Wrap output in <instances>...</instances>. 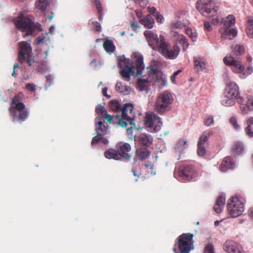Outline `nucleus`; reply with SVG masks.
Instances as JSON below:
<instances>
[{"label": "nucleus", "mask_w": 253, "mask_h": 253, "mask_svg": "<svg viewBox=\"0 0 253 253\" xmlns=\"http://www.w3.org/2000/svg\"><path fill=\"white\" fill-rule=\"evenodd\" d=\"M101 119L96 118L95 119V131L96 134H99L101 135L104 136L108 133V125H105L104 122L101 120Z\"/></svg>", "instance_id": "aec40b11"}, {"label": "nucleus", "mask_w": 253, "mask_h": 253, "mask_svg": "<svg viewBox=\"0 0 253 253\" xmlns=\"http://www.w3.org/2000/svg\"><path fill=\"white\" fill-rule=\"evenodd\" d=\"M230 123L231 124V125L233 126V127L236 129H238L240 128V126L237 124V121L236 118L235 117H232L230 120H229Z\"/></svg>", "instance_id": "3c124183"}, {"label": "nucleus", "mask_w": 253, "mask_h": 253, "mask_svg": "<svg viewBox=\"0 0 253 253\" xmlns=\"http://www.w3.org/2000/svg\"><path fill=\"white\" fill-rule=\"evenodd\" d=\"M144 35L150 46L155 50H158L160 44L165 41L164 36L160 35L158 37L157 34L151 31H145Z\"/></svg>", "instance_id": "4468645a"}, {"label": "nucleus", "mask_w": 253, "mask_h": 253, "mask_svg": "<svg viewBox=\"0 0 253 253\" xmlns=\"http://www.w3.org/2000/svg\"><path fill=\"white\" fill-rule=\"evenodd\" d=\"M208 137L205 134H202L200 136L198 144L207 146L208 145Z\"/></svg>", "instance_id": "37998d69"}, {"label": "nucleus", "mask_w": 253, "mask_h": 253, "mask_svg": "<svg viewBox=\"0 0 253 253\" xmlns=\"http://www.w3.org/2000/svg\"><path fill=\"white\" fill-rule=\"evenodd\" d=\"M150 84L146 80L145 76L142 79L138 80L137 82V87L140 91H148V86Z\"/></svg>", "instance_id": "cd10ccee"}, {"label": "nucleus", "mask_w": 253, "mask_h": 253, "mask_svg": "<svg viewBox=\"0 0 253 253\" xmlns=\"http://www.w3.org/2000/svg\"><path fill=\"white\" fill-rule=\"evenodd\" d=\"M118 154L120 155V160L127 159L130 155L128 152L131 150V146L127 143H119L116 145Z\"/></svg>", "instance_id": "a211bd4d"}, {"label": "nucleus", "mask_w": 253, "mask_h": 253, "mask_svg": "<svg viewBox=\"0 0 253 253\" xmlns=\"http://www.w3.org/2000/svg\"><path fill=\"white\" fill-rule=\"evenodd\" d=\"M145 125L151 131H158L162 125L161 118L155 113H147L145 118Z\"/></svg>", "instance_id": "ddd939ff"}, {"label": "nucleus", "mask_w": 253, "mask_h": 253, "mask_svg": "<svg viewBox=\"0 0 253 253\" xmlns=\"http://www.w3.org/2000/svg\"><path fill=\"white\" fill-rule=\"evenodd\" d=\"M244 151L243 144L239 142L234 143L232 147V153L234 155H240Z\"/></svg>", "instance_id": "c9c22d12"}, {"label": "nucleus", "mask_w": 253, "mask_h": 253, "mask_svg": "<svg viewBox=\"0 0 253 253\" xmlns=\"http://www.w3.org/2000/svg\"><path fill=\"white\" fill-rule=\"evenodd\" d=\"M130 27L132 28V29L135 31H136L137 29H138L139 28L138 24L134 22H131L130 23Z\"/></svg>", "instance_id": "052dcab7"}, {"label": "nucleus", "mask_w": 253, "mask_h": 253, "mask_svg": "<svg viewBox=\"0 0 253 253\" xmlns=\"http://www.w3.org/2000/svg\"><path fill=\"white\" fill-rule=\"evenodd\" d=\"M121 118L119 119L118 124L125 127L128 123L130 125L135 126L133 121L135 118V113L133 110V106L130 103L125 104L121 110Z\"/></svg>", "instance_id": "0eeeda50"}, {"label": "nucleus", "mask_w": 253, "mask_h": 253, "mask_svg": "<svg viewBox=\"0 0 253 253\" xmlns=\"http://www.w3.org/2000/svg\"><path fill=\"white\" fill-rule=\"evenodd\" d=\"M19 67V65L18 63H15L14 65V66H13V71L12 73V76L15 77L16 76V72H15V69Z\"/></svg>", "instance_id": "69168bd1"}, {"label": "nucleus", "mask_w": 253, "mask_h": 253, "mask_svg": "<svg viewBox=\"0 0 253 253\" xmlns=\"http://www.w3.org/2000/svg\"><path fill=\"white\" fill-rule=\"evenodd\" d=\"M45 36L44 35L39 36L36 39L37 44H40L44 42Z\"/></svg>", "instance_id": "13d9d810"}, {"label": "nucleus", "mask_w": 253, "mask_h": 253, "mask_svg": "<svg viewBox=\"0 0 253 253\" xmlns=\"http://www.w3.org/2000/svg\"><path fill=\"white\" fill-rule=\"evenodd\" d=\"M235 99L233 97H229L224 95L223 99L221 101V103L222 105L225 107H230L234 105L235 104Z\"/></svg>", "instance_id": "f704fd0d"}, {"label": "nucleus", "mask_w": 253, "mask_h": 253, "mask_svg": "<svg viewBox=\"0 0 253 253\" xmlns=\"http://www.w3.org/2000/svg\"><path fill=\"white\" fill-rule=\"evenodd\" d=\"M147 75H144L146 80L151 84H155L156 83L157 79L158 77V73L160 72L157 68L152 66H149L147 68Z\"/></svg>", "instance_id": "6ab92c4d"}, {"label": "nucleus", "mask_w": 253, "mask_h": 253, "mask_svg": "<svg viewBox=\"0 0 253 253\" xmlns=\"http://www.w3.org/2000/svg\"><path fill=\"white\" fill-rule=\"evenodd\" d=\"M244 52V47L243 46L241 45H236L234 47L230 56H233V57H236L237 56L243 53Z\"/></svg>", "instance_id": "e433bc0d"}, {"label": "nucleus", "mask_w": 253, "mask_h": 253, "mask_svg": "<svg viewBox=\"0 0 253 253\" xmlns=\"http://www.w3.org/2000/svg\"><path fill=\"white\" fill-rule=\"evenodd\" d=\"M179 42L180 44H182L183 50H185L188 48L189 46V43L186 38L183 35L181 36V38L179 40Z\"/></svg>", "instance_id": "c03bdc74"}, {"label": "nucleus", "mask_w": 253, "mask_h": 253, "mask_svg": "<svg viewBox=\"0 0 253 253\" xmlns=\"http://www.w3.org/2000/svg\"><path fill=\"white\" fill-rule=\"evenodd\" d=\"M103 47L105 50L110 54H112L115 50L116 47L112 41L106 40L103 43Z\"/></svg>", "instance_id": "c756f323"}, {"label": "nucleus", "mask_w": 253, "mask_h": 253, "mask_svg": "<svg viewBox=\"0 0 253 253\" xmlns=\"http://www.w3.org/2000/svg\"><path fill=\"white\" fill-rule=\"evenodd\" d=\"M20 50L18 53V60L21 63L26 62L29 66H32L36 61L32 58V47L27 42L19 43Z\"/></svg>", "instance_id": "1a4fd4ad"}, {"label": "nucleus", "mask_w": 253, "mask_h": 253, "mask_svg": "<svg viewBox=\"0 0 253 253\" xmlns=\"http://www.w3.org/2000/svg\"><path fill=\"white\" fill-rule=\"evenodd\" d=\"M100 142L104 144H107L108 143V139L104 137L103 135H101L99 134H96V135L93 137L91 144L92 145H93Z\"/></svg>", "instance_id": "473e14b6"}, {"label": "nucleus", "mask_w": 253, "mask_h": 253, "mask_svg": "<svg viewBox=\"0 0 253 253\" xmlns=\"http://www.w3.org/2000/svg\"><path fill=\"white\" fill-rule=\"evenodd\" d=\"M179 176L183 180H190L196 176V172L192 165H184L180 167Z\"/></svg>", "instance_id": "2eb2a0df"}, {"label": "nucleus", "mask_w": 253, "mask_h": 253, "mask_svg": "<svg viewBox=\"0 0 253 253\" xmlns=\"http://www.w3.org/2000/svg\"><path fill=\"white\" fill-rule=\"evenodd\" d=\"M136 130L135 129H133L131 126L126 130V134L128 138L135 141H136Z\"/></svg>", "instance_id": "79ce46f5"}, {"label": "nucleus", "mask_w": 253, "mask_h": 253, "mask_svg": "<svg viewBox=\"0 0 253 253\" xmlns=\"http://www.w3.org/2000/svg\"><path fill=\"white\" fill-rule=\"evenodd\" d=\"M25 88L31 92H34L36 90V86L34 84L30 83H28L26 85Z\"/></svg>", "instance_id": "5fc2aeb1"}, {"label": "nucleus", "mask_w": 253, "mask_h": 253, "mask_svg": "<svg viewBox=\"0 0 253 253\" xmlns=\"http://www.w3.org/2000/svg\"><path fill=\"white\" fill-rule=\"evenodd\" d=\"M194 66L198 71H203L206 68L204 58L201 57H194Z\"/></svg>", "instance_id": "393cba45"}, {"label": "nucleus", "mask_w": 253, "mask_h": 253, "mask_svg": "<svg viewBox=\"0 0 253 253\" xmlns=\"http://www.w3.org/2000/svg\"><path fill=\"white\" fill-rule=\"evenodd\" d=\"M197 9L204 16L211 14L213 16L216 13L215 3L212 0H198L196 4Z\"/></svg>", "instance_id": "9b49d317"}, {"label": "nucleus", "mask_w": 253, "mask_h": 253, "mask_svg": "<svg viewBox=\"0 0 253 253\" xmlns=\"http://www.w3.org/2000/svg\"><path fill=\"white\" fill-rule=\"evenodd\" d=\"M153 141V137L147 133H141L136 138V143L141 147L148 148L152 144Z\"/></svg>", "instance_id": "f3484780"}, {"label": "nucleus", "mask_w": 253, "mask_h": 253, "mask_svg": "<svg viewBox=\"0 0 253 253\" xmlns=\"http://www.w3.org/2000/svg\"><path fill=\"white\" fill-rule=\"evenodd\" d=\"M95 112L97 115L103 116L106 112H107V111L103 106L100 105H98L96 108Z\"/></svg>", "instance_id": "09e8293b"}, {"label": "nucleus", "mask_w": 253, "mask_h": 253, "mask_svg": "<svg viewBox=\"0 0 253 253\" xmlns=\"http://www.w3.org/2000/svg\"><path fill=\"white\" fill-rule=\"evenodd\" d=\"M247 123L248 125H250L251 126L252 125H253V117L249 118L247 121Z\"/></svg>", "instance_id": "774afa93"}, {"label": "nucleus", "mask_w": 253, "mask_h": 253, "mask_svg": "<svg viewBox=\"0 0 253 253\" xmlns=\"http://www.w3.org/2000/svg\"><path fill=\"white\" fill-rule=\"evenodd\" d=\"M245 131L246 134L249 136H253V129L250 125H248V126L246 128Z\"/></svg>", "instance_id": "4d7b16f0"}, {"label": "nucleus", "mask_w": 253, "mask_h": 253, "mask_svg": "<svg viewBox=\"0 0 253 253\" xmlns=\"http://www.w3.org/2000/svg\"><path fill=\"white\" fill-rule=\"evenodd\" d=\"M103 117L104 118H105V119L106 120V121L109 122V123H110V122L112 120V116L109 115V114H108L107 113V112H106L103 115Z\"/></svg>", "instance_id": "680f3d73"}, {"label": "nucleus", "mask_w": 253, "mask_h": 253, "mask_svg": "<svg viewBox=\"0 0 253 253\" xmlns=\"http://www.w3.org/2000/svg\"><path fill=\"white\" fill-rule=\"evenodd\" d=\"M136 71L135 73V75H141L142 71L144 68L143 64V59L142 57H138L135 60Z\"/></svg>", "instance_id": "7c9ffc66"}, {"label": "nucleus", "mask_w": 253, "mask_h": 253, "mask_svg": "<svg viewBox=\"0 0 253 253\" xmlns=\"http://www.w3.org/2000/svg\"><path fill=\"white\" fill-rule=\"evenodd\" d=\"M197 154L200 156H203L205 155L206 152V146H203L202 145L197 144Z\"/></svg>", "instance_id": "a18cd8bd"}, {"label": "nucleus", "mask_w": 253, "mask_h": 253, "mask_svg": "<svg viewBox=\"0 0 253 253\" xmlns=\"http://www.w3.org/2000/svg\"><path fill=\"white\" fill-rule=\"evenodd\" d=\"M173 100L171 93L168 91L160 93L155 104V110L160 114H164L170 109Z\"/></svg>", "instance_id": "39448f33"}, {"label": "nucleus", "mask_w": 253, "mask_h": 253, "mask_svg": "<svg viewBox=\"0 0 253 253\" xmlns=\"http://www.w3.org/2000/svg\"><path fill=\"white\" fill-rule=\"evenodd\" d=\"M188 25V21L187 20H176L172 22L170 25V27L172 30L181 29L186 27Z\"/></svg>", "instance_id": "c85d7f7f"}, {"label": "nucleus", "mask_w": 253, "mask_h": 253, "mask_svg": "<svg viewBox=\"0 0 253 253\" xmlns=\"http://www.w3.org/2000/svg\"><path fill=\"white\" fill-rule=\"evenodd\" d=\"M109 107L113 111L117 112V117L119 116L118 112H121V108L120 103L117 100H112L109 102Z\"/></svg>", "instance_id": "72a5a7b5"}, {"label": "nucleus", "mask_w": 253, "mask_h": 253, "mask_svg": "<svg viewBox=\"0 0 253 253\" xmlns=\"http://www.w3.org/2000/svg\"><path fill=\"white\" fill-rule=\"evenodd\" d=\"M214 123L213 118L212 116H209L204 121V125L207 126H209Z\"/></svg>", "instance_id": "603ef678"}, {"label": "nucleus", "mask_w": 253, "mask_h": 253, "mask_svg": "<svg viewBox=\"0 0 253 253\" xmlns=\"http://www.w3.org/2000/svg\"><path fill=\"white\" fill-rule=\"evenodd\" d=\"M156 83L158 84L159 86L162 87L167 84V81L162 72H160V73H158V77L157 79Z\"/></svg>", "instance_id": "4c0bfd02"}, {"label": "nucleus", "mask_w": 253, "mask_h": 253, "mask_svg": "<svg viewBox=\"0 0 253 253\" xmlns=\"http://www.w3.org/2000/svg\"><path fill=\"white\" fill-rule=\"evenodd\" d=\"M239 94V87L234 82L227 84L224 90V95L228 97H231L236 99L237 103L240 104L242 114H247L250 111L253 110V97L246 95L245 97L238 96Z\"/></svg>", "instance_id": "f257e3e1"}, {"label": "nucleus", "mask_w": 253, "mask_h": 253, "mask_svg": "<svg viewBox=\"0 0 253 253\" xmlns=\"http://www.w3.org/2000/svg\"><path fill=\"white\" fill-rule=\"evenodd\" d=\"M23 97V93L19 92L13 97L11 101V106L14 110V117L22 121L26 120L28 115V111L25 110V104L21 102Z\"/></svg>", "instance_id": "423d86ee"}, {"label": "nucleus", "mask_w": 253, "mask_h": 253, "mask_svg": "<svg viewBox=\"0 0 253 253\" xmlns=\"http://www.w3.org/2000/svg\"><path fill=\"white\" fill-rule=\"evenodd\" d=\"M193 234L183 233L175 240L173 251L175 253H189L194 249Z\"/></svg>", "instance_id": "20e7f679"}, {"label": "nucleus", "mask_w": 253, "mask_h": 253, "mask_svg": "<svg viewBox=\"0 0 253 253\" xmlns=\"http://www.w3.org/2000/svg\"><path fill=\"white\" fill-rule=\"evenodd\" d=\"M158 50L165 58L174 59L179 54L180 48L177 45L171 46L168 42L165 41L160 44V47Z\"/></svg>", "instance_id": "f8f14e48"}, {"label": "nucleus", "mask_w": 253, "mask_h": 253, "mask_svg": "<svg viewBox=\"0 0 253 253\" xmlns=\"http://www.w3.org/2000/svg\"><path fill=\"white\" fill-rule=\"evenodd\" d=\"M246 33L249 38H253V20L252 19H249L248 21Z\"/></svg>", "instance_id": "ea45409f"}, {"label": "nucleus", "mask_w": 253, "mask_h": 253, "mask_svg": "<svg viewBox=\"0 0 253 253\" xmlns=\"http://www.w3.org/2000/svg\"><path fill=\"white\" fill-rule=\"evenodd\" d=\"M227 211L232 217H236L241 215L244 211L243 199L238 197L231 198L227 204Z\"/></svg>", "instance_id": "6e6552de"}, {"label": "nucleus", "mask_w": 253, "mask_h": 253, "mask_svg": "<svg viewBox=\"0 0 253 253\" xmlns=\"http://www.w3.org/2000/svg\"><path fill=\"white\" fill-rule=\"evenodd\" d=\"M91 2L96 6V7L98 10V13L99 15V19L100 20L102 19V9L101 6V3L100 0H91Z\"/></svg>", "instance_id": "58836bf2"}, {"label": "nucleus", "mask_w": 253, "mask_h": 253, "mask_svg": "<svg viewBox=\"0 0 253 253\" xmlns=\"http://www.w3.org/2000/svg\"><path fill=\"white\" fill-rule=\"evenodd\" d=\"M223 27L222 28H230L235 23V18L233 15H229L223 21Z\"/></svg>", "instance_id": "2f4dec72"}, {"label": "nucleus", "mask_w": 253, "mask_h": 253, "mask_svg": "<svg viewBox=\"0 0 253 253\" xmlns=\"http://www.w3.org/2000/svg\"><path fill=\"white\" fill-rule=\"evenodd\" d=\"M147 148L144 147L137 148L134 159L136 161L139 160L141 161L147 159L151 154V152Z\"/></svg>", "instance_id": "4be33fe9"}, {"label": "nucleus", "mask_w": 253, "mask_h": 253, "mask_svg": "<svg viewBox=\"0 0 253 253\" xmlns=\"http://www.w3.org/2000/svg\"><path fill=\"white\" fill-rule=\"evenodd\" d=\"M186 34L193 41H196L197 35L195 33H193L190 28H186L185 30Z\"/></svg>", "instance_id": "de8ad7c7"}, {"label": "nucleus", "mask_w": 253, "mask_h": 253, "mask_svg": "<svg viewBox=\"0 0 253 253\" xmlns=\"http://www.w3.org/2000/svg\"><path fill=\"white\" fill-rule=\"evenodd\" d=\"M118 67L121 69L120 74L126 81L130 80V74L135 75L134 67L132 65V61L128 58H126L125 56H120L119 58Z\"/></svg>", "instance_id": "9d476101"}, {"label": "nucleus", "mask_w": 253, "mask_h": 253, "mask_svg": "<svg viewBox=\"0 0 253 253\" xmlns=\"http://www.w3.org/2000/svg\"><path fill=\"white\" fill-rule=\"evenodd\" d=\"M14 24L17 29L26 32L24 37L32 35L36 29H39L41 26L39 23L35 24L32 16H24L22 14L14 20Z\"/></svg>", "instance_id": "7ed1b4c3"}, {"label": "nucleus", "mask_w": 253, "mask_h": 253, "mask_svg": "<svg viewBox=\"0 0 253 253\" xmlns=\"http://www.w3.org/2000/svg\"><path fill=\"white\" fill-rule=\"evenodd\" d=\"M224 63L229 66L230 69L235 74H240L241 79H245L253 71L252 66H248L246 69L241 60L233 56H226L223 58Z\"/></svg>", "instance_id": "f03ea898"}, {"label": "nucleus", "mask_w": 253, "mask_h": 253, "mask_svg": "<svg viewBox=\"0 0 253 253\" xmlns=\"http://www.w3.org/2000/svg\"><path fill=\"white\" fill-rule=\"evenodd\" d=\"M47 6V0H38L36 3V7L39 10L43 11Z\"/></svg>", "instance_id": "a19ab883"}, {"label": "nucleus", "mask_w": 253, "mask_h": 253, "mask_svg": "<svg viewBox=\"0 0 253 253\" xmlns=\"http://www.w3.org/2000/svg\"><path fill=\"white\" fill-rule=\"evenodd\" d=\"M47 83L48 85L50 86L51 84L53 81V77L51 75H47L45 77Z\"/></svg>", "instance_id": "bf43d9fd"}, {"label": "nucleus", "mask_w": 253, "mask_h": 253, "mask_svg": "<svg viewBox=\"0 0 253 253\" xmlns=\"http://www.w3.org/2000/svg\"><path fill=\"white\" fill-rule=\"evenodd\" d=\"M234 166V163L231 157L227 156L222 161L221 164L219 167V169L221 171L225 172L228 169H232Z\"/></svg>", "instance_id": "5701e85b"}, {"label": "nucleus", "mask_w": 253, "mask_h": 253, "mask_svg": "<svg viewBox=\"0 0 253 253\" xmlns=\"http://www.w3.org/2000/svg\"><path fill=\"white\" fill-rule=\"evenodd\" d=\"M211 22L214 25H217L222 22V20L217 16L213 17L211 18Z\"/></svg>", "instance_id": "6e6d98bb"}, {"label": "nucleus", "mask_w": 253, "mask_h": 253, "mask_svg": "<svg viewBox=\"0 0 253 253\" xmlns=\"http://www.w3.org/2000/svg\"><path fill=\"white\" fill-rule=\"evenodd\" d=\"M154 164L150 162H149L148 163L145 164V167L146 169H151V171H150V172L151 173V174L152 175H154L156 174V172L154 171ZM149 172V171H148Z\"/></svg>", "instance_id": "8fccbe9b"}, {"label": "nucleus", "mask_w": 253, "mask_h": 253, "mask_svg": "<svg viewBox=\"0 0 253 253\" xmlns=\"http://www.w3.org/2000/svg\"><path fill=\"white\" fill-rule=\"evenodd\" d=\"M213 250V245L209 244L205 247L204 253H214Z\"/></svg>", "instance_id": "864d4df0"}, {"label": "nucleus", "mask_w": 253, "mask_h": 253, "mask_svg": "<svg viewBox=\"0 0 253 253\" xmlns=\"http://www.w3.org/2000/svg\"><path fill=\"white\" fill-rule=\"evenodd\" d=\"M220 32L222 40H232L237 34V30L233 28H221Z\"/></svg>", "instance_id": "412c9836"}, {"label": "nucleus", "mask_w": 253, "mask_h": 253, "mask_svg": "<svg viewBox=\"0 0 253 253\" xmlns=\"http://www.w3.org/2000/svg\"><path fill=\"white\" fill-rule=\"evenodd\" d=\"M223 248L227 253H243L242 246L233 241H227L223 245Z\"/></svg>", "instance_id": "dca6fc26"}, {"label": "nucleus", "mask_w": 253, "mask_h": 253, "mask_svg": "<svg viewBox=\"0 0 253 253\" xmlns=\"http://www.w3.org/2000/svg\"><path fill=\"white\" fill-rule=\"evenodd\" d=\"M204 27H205V28L209 31H210L211 30V26L210 24L209 23V22H205Z\"/></svg>", "instance_id": "e2e57ef3"}, {"label": "nucleus", "mask_w": 253, "mask_h": 253, "mask_svg": "<svg viewBox=\"0 0 253 253\" xmlns=\"http://www.w3.org/2000/svg\"><path fill=\"white\" fill-rule=\"evenodd\" d=\"M139 22L145 28L151 29L153 27L154 20L150 15H147L145 17L140 19Z\"/></svg>", "instance_id": "bb28decb"}, {"label": "nucleus", "mask_w": 253, "mask_h": 253, "mask_svg": "<svg viewBox=\"0 0 253 253\" xmlns=\"http://www.w3.org/2000/svg\"><path fill=\"white\" fill-rule=\"evenodd\" d=\"M116 89L119 92H124L126 90V86L123 85L122 83L118 82L116 84Z\"/></svg>", "instance_id": "49530a36"}, {"label": "nucleus", "mask_w": 253, "mask_h": 253, "mask_svg": "<svg viewBox=\"0 0 253 253\" xmlns=\"http://www.w3.org/2000/svg\"><path fill=\"white\" fill-rule=\"evenodd\" d=\"M157 20L158 22L162 23L164 20V17L160 14H159L157 16Z\"/></svg>", "instance_id": "338daca9"}, {"label": "nucleus", "mask_w": 253, "mask_h": 253, "mask_svg": "<svg viewBox=\"0 0 253 253\" xmlns=\"http://www.w3.org/2000/svg\"><path fill=\"white\" fill-rule=\"evenodd\" d=\"M104 156L107 159L120 160V155L118 154L117 149H109L104 152Z\"/></svg>", "instance_id": "a878e982"}, {"label": "nucleus", "mask_w": 253, "mask_h": 253, "mask_svg": "<svg viewBox=\"0 0 253 253\" xmlns=\"http://www.w3.org/2000/svg\"><path fill=\"white\" fill-rule=\"evenodd\" d=\"M225 197L223 196H219L217 198L213 207L214 211L217 213L221 212L225 205Z\"/></svg>", "instance_id": "b1692460"}, {"label": "nucleus", "mask_w": 253, "mask_h": 253, "mask_svg": "<svg viewBox=\"0 0 253 253\" xmlns=\"http://www.w3.org/2000/svg\"><path fill=\"white\" fill-rule=\"evenodd\" d=\"M202 134H205L208 136V138L210 136L212 135L213 134V132L212 130H209L208 131L204 132Z\"/></svg>", "instance_id": "0e129e2a"}]
</instances>
